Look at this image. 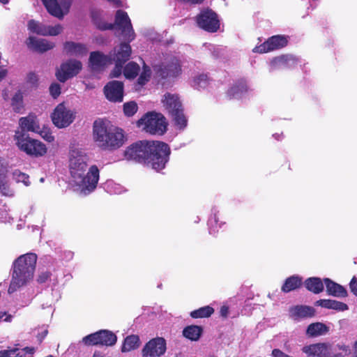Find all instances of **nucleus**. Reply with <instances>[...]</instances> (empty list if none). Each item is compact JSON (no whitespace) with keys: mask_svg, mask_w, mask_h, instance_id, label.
I'll use <instances>...</instances> for the list:
<instances>
[{"mask_svg":"<svg viewBox=\"0 0 357 357\" xmlns=\"http://www.w3.org/2000/svg\"><path fill=\"white\" fill-rule=\"evenodd\" d=\"M82 342L86 346H105L112 347L117 341L114 333L109 330H100L89 334L82 338Z\"/></svg>","mask_w":357,"mask_h":357,"instance_id":"obj_10","label":"nucleus"},{"mask_svg":"<svg viewBox=\"0 0 357 357\" xmlns=\"http://www.w3.org/2000/svg\"><path fill=\"white\" fill-rule=\"evenodd\" d=\"M43 138L49 142H52L54 140V137L51 133L46 134L43 136Z\"/></svg>","mask_w":357,"mask_h":357,"instance_id":"obj_60","label":"nucleus"},{"mask_svg":"<svg viewBox=\"0 0 357 357\" xmlns=\"http://www.w3.org/2000/svg\"><path fill=\"white\" fill-rule=\"evenodd\" d=\"M214 313V309L209 306H204L192 311L190 314L193 319H201L210 317Z\"/></svg>","mask_w":357,"mask_h":357,"instance_id":"obj_39","label":"nucleus"},{"mask_svg":"<svg viewBox=\"0 0 357 357\" xmlns=\"http://www.w3.org/2000/svg\"><path fill=\"white\" fill-rule=\"evenodd\" d=\"M162 102L168 114L172 118L174 124L181 129L187 126V119L183 113V107L178 95L166 93Z\"/></svg>","mask_w":357,"mask_h":357,"instance_id":"obj_5","label":"nucleus"},{"mask_svg":"<svg viewBox=\"0 0 357 357\" xmlns=\"http://www.w3.org/2000/svg\"><path fill=\"white\" fill-rule=\"evenodd\" d=\"M2 96L5 100H7L9 99V95L8 90H3L2 93Z\"/></svg>","mask_w":357,"mask_h":357,"instance_id":"obj_63","label":"nucleus"},{"mask_svg":"<svg viewBox=\"0 0 357 357\" xmlns=\"http://www.w3.org/2000/svg\"><path fill=\"white\" fill-rule=\"evenodd\" d=\"M114 27L116 26L121 31L122 34L126 40L128 42L135 39V33L133 30L131 21L128 13L123 10H118L115 15V21Z\"/></svg>","mask_w":357,"mask_h":357,"instance_id":"obj_12","label":"nucleus"},{"mask_svg":"<svg viewBox=\"0 0 357 357\" xmlns=\"http://www.w3.org/2000/svg\"><path fill=\"white\" fill-rule=\"evenodd\" d=\"M156 73L162 79L176 78L182 73L181 61L176 57L158 66Z\"/></svg>","mask_w":357,"mask_h":357,"instance_id":"obj_14","label":"nucleus"},{"mask_svg":"<svg viewBox=\"0 0 357 357\" xmlns=\"http://www.w3.org/2000/svg\"><path fill=\"white\" fill-rule=\"evenodd\" d=\"M63 50L67 54L82 56L87 54V48L85 45L67 41L63 44Z\"/></svg>","mask_w":357,"mask_h":357,"instance_id":"obj_26","label":"nucleus"},{"mask_svg":"<svg viewBox=\"0 0 357 357\" xmlns=\"http://www.w3.org/2000/svg\"><path fill=\"white\" fill-rule=\"evenodd\" d=\"M180 1L185 3L190 4H202L204 0H179Z\"/></svg>","mask_w":357,"mask_h":357,"instance_id":"obj_57","label":"nucleus"},{"mask_svg":"<svg viewBox=\"0 0 357 357\" xmlns=\"http://www.w3.org/2000/svg\"><path fill=\"white\" fill-rule=\"evenodd\" d=\"M46 26V25L40 24L33 20L28 22L29 30L38 35L47 36Z\"/></svg>","mask_w":357,"mask_h":357,"instance_id":"obj_42","label":"nucleus"},{"mask_svg":"<svg viewBox=\"0 0 357 357\" xmlns=\"http://www.w3.org/2000/svg\"><path fill=\"white\" fill-rule=\"evenodd\" d=\"M220 315H221L222 317H224V318L227 317L228 314H229V307H228V306H227V305H222V306L220 307Z\"/></svg>","mask_w":357,"mask_h":357,"instance_id":"obj_56","label":"nucleus"},{"mask_svg":"<svg viewBox=\"0 0 357 357\" xmlns=\"http://www.w3.org/2000/svg\"><path fill=\"white\" fill-rule=\"evenodd\" d=\"M15 137L19 149L27 155L37 158L47 153L46 146L43 143L31 138L26 133L17 132Z\"/></svg>","mask_w":357,"mask_h":357,"instance_id":"obj_7","label":"nucleus"},{"mask_svg":"<svg viewBox=\"0 0 357 357\" xmlns=\"http://www.w3.org/2000/svg\"><path fill=\"white\" fill-rule=\"evenodd\" d=\"M51 118L55 126L63 128L68 127L73 122L75 113L68 109L63 103H60L54 109Z\"/></svg>","mask_w":357,"mask_h":357,"instance_id":"obj_11","label":"nucleus"},{"mask_svg":"<svg viewBox=\"0 0 357 357\" xmlns=\"http://www.w3.org/2000/svg\"><path fill=\"white\" fill-rule=\"evenodd\" d=\"M302 278L298 275H292L287 278L281 287V291L284 293H289L296 290L302 286Z\"/></svg>","mask_w":357,"mask_h":357,"instance_id":"obj_30","label":"nucleus"},{"mask_svg":"<svg viewBox=\"0 0 357 357\" xmlns=\"http://www.w3.org/2000/svg\"><path fill=\"white\" fill-rule=\"evenodd\" d=\"M150 140H139L131 144L124 151L127 160L146 165Z\"/></svg>","mask_w":357,"mask_h":357,"instance_id":"obj_9","label":"nucleus"},{"mask_svg":"<svg viewBox=\"0 0 357 357\" xmlns=\"http://www.w3.org/2000/svg\"><path fill=\"white\" fill-rule=\"evenodd\" d=\"M353 357H357V340L355 342L354 345Z\"/></svg>","mask_w":357,"mask_h":357,"instance_id":"obj_64","label":"nucleus"},{"mask_svg":"<svg viewBox=\"0 0 357 357\" xmlns=\"http://www.w3.org/2000/svg\"><path fill=\"white\" fill-rule=\"evenodd\" d=\"M274 62L279 67L291 68L298 64V59L293 55L283 54L275 58Z\"/></svg>","mask_w":357,"mask_h":357,"instance_id":"obj_34","label":"nucleus"},{"mask_svg":"<svg viewBox=\"0 0 357 357\" xmlns=\"http://www.w3.org/2000/svg\"><path fill=\"white\" fill-rule=\"evenodd\" d=\"M330 357H344L351 353L349 345L337 344L331 349L329 348Z\"/></svg>","mask_w":357,"mask_h":357,"instance_id":"obj_38","label":"nucleus"},{"mask_svg":"<svg viewBox=\"0 0 357 357\" xmlns=\"http://www.w3.org/2000/svg\"><path fill=\"white\" fill-rule=\"evenodd\" d=\"M202 333V326L197 325L187 326L183 330V335L191 341L199 340Z\"/></svg>","mask_w":357,"mask_h":357,"instance_id":"obj_32","label":"nucleus"},{"mask_svg":"<svg viewBox=\"0 0 357 357\" xmlns=\"http://www.w3.org/2000/svg\"><path fill=\"white\" fill-rule=\"evenodd\" d=\"M324 282L328 295L343 298L347 296V291L343 286L335 282L329 278H324Z\"/></svg>","mask_w":357,"mask_h":357,"instance_id":"obj_24","label":"nucleus"},{"mask_svg":"<svg viewBox=\"0 0 357 357\" xmlns=\"http://www.w3.org/2000/svg\"><path fill=\"white\" fill-rule=\"evenodd\" d=\"M20 126L22 131L38 132L40 129L36 117L33 115L20 118Z\"/></svg>","mask_w":357,"mask_h":357,"instance_id":"obj_31","label":"nucleus"},{"mask_svg":"<svg viewBox=\"0 0 357 357\" xmlns=\"http://www.w3.org/2000/svg\"><path fill=\"white\" fill-rule=\"evenodd\" d=\"M7 74L8 70L2 67H0V82L6 77Z\"/></svg>","mask_w":357,"mask_h":357,"instance_id":"obj_59","label":"nucleus"},{"mask_svg":"<svg viewBox=\"0 0 357 357\" xmlns=\"http://www.w3.org/2000/svg\"><path fill=\"white\" fill-rule=\"evenodd\" d=\"M139 70V66L137 63L130 61L124 67L123 75L127 79H134L138 75Z\"/></svg>","mask_w":357,"mask_h":357,"instance_id":"obj_41","label":"nucleus"},{"mask_svg":"<svg viewBox=\"0 0 357 357\" xmlns=\"http://www.w3.org/2000/svg\"><path fill=\"white\" fill-rule=\"evenodd\" d=\"M329 327L322 322H314L308 325L305 335L309 338L317 337L327 334Z\"/></svg>","mask_w":357,"mask_h":357,"instance_id":"obj_25","label":"nucleus"},{"mask_svg":"<svg viewBox=\"0 0 357 357\" xmlns=\"http://www.w3.org/2000/svg\"><path fill=\"white\" fill-rule=\"evenodd\" d=\"M107 61L108 57L98 51L92 52L90 54L89 63L93 68L103 67Z\"/></svg>","mask_w":357,"mask_h":357,"instance_id":"obj_36","label":"nucleus"},{"mask_svg":"<svg viewBox=\"0 0 357 357\" xmlns=\"http://www.w3.org/2000/svg\"><path fill=\"white\" fill-rule=\"evenodd\" d=\"M93 139L103 151H114L121 147L126 140L122 128L109 126L102 119L93 123Z\"/></svg>","mask_w":357,"mask_h":357,"instance_id":"obj_2","label":"nucleus"},{"mask_svg":"<svg viewBox=\"0 0 357 357\" xmlns=\"http://www.w3.org/2000/svg\"><path fill=\"white\" fill-rule=\"evenodd\" d=\"M166 341L163 337H155L150 340L143 347V357H159L166 351Z\"/></svg>","mask_w":357,"mask_h":357,"instance_id":"obj_15","label":"nucleus"},{"mask_svg":"<svg viewBox=\"0 0 357 357\" xmlns=\"http://www.w3.org/2000/svg\"><path fill=\"white\" fill-rule=\"evenodd\" d=\"M8 167V162L4 158L0 157V192L3 195L10 197L13 195V192L7 181Z\"/></svg>","mask_w":357,"mask_h":357,"instance_id":"obj_22","label":"nucleus"},{"mask_svg":"<svg viewBox=\"0 0 357 357\" xmlns=\"http://www.w3.org/2000/svg\"><path fill=\"white\" fill-rule=\"evenodd\" d=\"M123 66V65H122V64L115 63V67L111 71L109 77L112 78L119 77L122 73Z\"/></svg>","mask_w":357,"mask_h":357,"instance_id":"obj_52","label":"nucleus"},{"mask_svg":"<svg viewBox=\"0 0 357 357\" xmlns=\"http://www.w3.org/2000/svg\"><path fill=\"white\" fill-rule=\"evenodd\" d=\"M141 344L139 337L137 335H128L121 346L122 352H128L139 347Z\"/></svg>","mask_w":357,"mask_h":357,"instance_id":"obj_35","label":"nucleus"},{"mask_svg":"<svg viewBox=\"0 0 357 357\" xmlns=\"http://www.w3.org/2000/svg\"><path fill=\"white\" fill-rule=\"evenodd\" d=\"M210 79L206 74H200L194 79V84L197 88H206L209 84Z\"/></svg>","mask_w":357,"mask_h":357,"instance_id":"obj_44","label":"nucleus"},{"mask_svg":"<svg viewBox=\"0 0 357 357\" xmlns=\"http://www.w3.org/2000/svg\"><path fill=\"white\" fill-rule=\"evenodd\" d=\"M48 333V331L47 329L44 330L40 333H38L37 335L38 340L40 342H42V341L44 340V338L47 336Z\"/></svg>","mask_w":357,"mask_h":357,"instance_id":"obj_58","label":"nucleus"},{"mask_svg":"<svg viewBox=\"0 0 357 357\" xmlns=\"http://www.w3.org/2000/svg\"><path fill=\"white\" fill-rule=\"evenodd\" d=\"M26 45L29 48L40 53L45 52L54 48V43L47 41L45 39H36L33 36H29L26 40Z\"/></svg>","mask_w":357,"mask_h":357,"instance_id":"obj_23","label":"nucleus"},{"mask_svg":"<svg viewBox=\"0 0 357 357\" xmlns=\"http://www.w3.org/2000/svg\"><path fill=\"white\" fill-rule=\"evenodd\" d=\"M151 75L146 73V72H142L137 79V83L140 86L145 85L150 79Z\"/></svg>","mask_w":357,"mask_h":357,"instance_id":"obj_53","label":"nucleus"},{"mask_svg":"<svg viewBox=\"0 0 357 357\" xmlns=\"http://www.w3.org/2000/svg\"><path fill=\"white\" fill-rule=\"evenodd\" d=\"M123 83L121 81L113 80L109 82L104 86V93L106 98L110 102H121L123 99Z\"/></svg>","mask_w":357,"mask_h":357,"instance_id":"obj_17","label":"nucleus"},{"mask_svg":"<svg viewBox=\"0 0 357 357\" xmlns=\"http://www.w3.org/2000/svg\"><path fill=\"white\" fill-rule=\"evenodd\" d=\"M138 127L151 135H162L167 131V123L165 116L155 112H149L145 114L137 121Z\"/></svg>","mask_w":357,"mask_h":357,"instance_id":"obj_6","label":"nucleus"},{"mask_svg":"<svg viewBox=\"0 0 357 357\" xmlns=\"http://www.w3.org/2000/svg\"><path fill=\"white\" fill-rule=\"evenodd\" d=\"M26 82L32 86L36 87L38 86V77L34 72H30L27 74Z\"/></svg>","mask_w":357,"mask_h":357,"instance_id":"obj_49","label":"nucleus"},{"mask_svg":"<svg viewBox=\"0 0 357 357\" xmlns=\"http://www.w3.org/2000/svg\"><path fill=\"white\" fill-rule=\"evenodd\" d=\"M213 223L221 227L222 225L225 224V222L220 220L218 213H214L213 218L209 219L208 225H211L209 227V233L212 235H215L218 232V230L213 228Z\"/></svg>","mask_w":357,"mask_h":357,"instance_id":"obj_46","label":"nucleus"},{"mask_svg":"<svg viewBox=\"0 0 357 357\" xmlns=\"http://www.w3.org/2000/svg\"><path fill=\"white\" fill-rule=\"evenodd\" d=\"M349 288L351 291L357 296V278L354 276L350 282H349Z\"/></svg>","mask_w":357,"mask_h":357,"instance_id":"obj_54","label":"nucleus"},{"mask_svg":"<svg viewBox=\"0 0 357 357\" xmlns=\"http://www.w3.org/2000/svg\"><path fill=\"white\" fill-rule=\"evenodd\" d=\"M82 64L79 61L69 59L63 63L56 72V77L61 82H65L70 78L76 76L82 70Z\"/></svg>","mask_w":357,"mask_h":357,"instance_id":"obj_13","label":"nucleus"},{"mask_svg":"<svg viewBox=\"0 0 357 357\" xmlns=\"http://www.w3.org/2000/svg\"><path fill=\"white\" fill-rule=\"evenodd\" d=\"M123 113L126 116H133L138 110V105L135 101L125 102L123 105Z\"/></svg>","mask_w":357,"mask_h":357,"instance_id":"obj_43","label":"nucleus"},{"mask_svg":"<svg viewBox=\"0 0 357 357\" xmlns=\"http://www.w3.org/2000/svg\"><path fill=\"white\" fill-rule=\"evenodd\" d=\"M288 44L287 37L283 35H275L268 38L264 43L261 44L257 52L266 53L286 47Z\"/></svg>","mask_w":357,"mask_h":357,"instance_id":"obj_18","label":"nucleus"},{"mask_svg":"<svg viewBox=\"0 0 357 357\" xmlns=\"http://www.w3.org/2000/svg\"><path fill=\"white\" fill-rule=\"evenodd\" d=\"M271 355L273 357H293L291 356L279 349H274L272 351Z\"/></svg>","mask_w":357,"mask_h":357,"instance_id":"obj_55","label":"nucleus"},{"mask_svg":"<svg viewBox=\"0 0 357 357\" xmlns=\"http://www.w3.org/2000/svg\"><path fill=\"white\" fill-rule=\"evenodd\" d=\"M13 177L17 182H22L26 185L29 183V177L26 174L21 172L20 170H15L13 173Z\"/></svg>","mask_w":357,"mask_h":357,"instance_id":"obj_47","label":"nucleus"},{"mask_svg":"<svg viewBox=\"0 0 357 357\" xmlns=\"http://www.w3.org/2000/svg\"><path fill=\"white\" fill-rule=\"evenodd\" d=\"M91 18L93 23L96 25V26L100 30H112L114 29V24L112 23H107L104 22L98 12L94 11L91 13Z\"/></svg>","mask_w":357,"mask_h":357,"instance_id":"obj_40","label":"nucleus"},{"mask_svg":"<svg viewBox=\"0 0 357 357\" xmlns=\"http://www.w3.org/2000/svg\"><path fill=\"white\" fill-rule=\"evenodd\" d=\"M329 347V344L319 342L303 347L302 351L307 357H330Z\"/></svg>","mask_w":357,"mask_h":357,"instance_id":"obj_20","label":"nucleus"},{"mask_svg":"<svg viewBox=\"0 0 357 357\" xmlns=\"http://www.w3.org/2000/svg\"><path fill=\"white\" fill-rule=\"evenodd\" d=\"M314 304L317 306L337 311L342 312L348 310V305L346 303L331 299H319Z\"/></svg>","mask_w":357,"mask_h":357,"instance_id":"obj_29","label":"nucleus"},{"mask_svg":"<svg viewBox=\"0 0 357 357\" xmlns=\"http://www.w3.org/2000/svg\"><path fill=\"white\" fill-rule=\"evenodd\" d=\"M89 157L79 149H71L69 151L68 167L71 177L84 192L93 191L99 181V169L96 165L88 168Z\"/></svg>","mask_w":357,"mask_h":357,"instance_id":"obj_1","label":"nucleus"},{"mask_svg":"<svg viewBox=\"0 0 357 357\" xmlns=\"http://www.w3.org/2000/svg\"><path fill=\"white\" fill-rule=\"evenodd\" d=\"M248 86L245 79H239L227 90L226 94L229 99L238 98L248 91Z\"/></svg>","mask_w":357,"mask_h":357,"instance_id":"obj_27","label":"nucleus"},{"mask_svg":"<svg viewBox=\"0 0 357 357\" xmlns=\"http://www.w3.org/2000/svg\"><path fill=\"white\" fill-rule=\"evenodd\" d=\"M36 261L37 255L34 253L22 255L14 261L8 294L14 293L32 280Z\"/></svg>","mask_w":357,"mask_h":357,"instance_id":"obj_3","label":"nucleus"},{"mask_svg":"<svg viewBox=\"0 0 357 357\" xmlns=\"http://www.w3.org/2000/svg\"><path fill=\"white\" fill-rule=\"evenodd\" d=\"M62 31L63 26L61 24L46 26L47 36H55L60 34L62 32Z\"/></svg>","mask_w":357,"mask_h":357,"instance_id":"obj_48","label":"nucleus"},{"mask_svg":"<svg viewBox=\"0 0 357 357\" xmlns=\"http://www.w3.org/2000/svg\"><path fill=\"white\" fill-rule=\"evenodd\" d=\"M305 288L314 294H320L324 291V287L319 278L312 277L306 279L304 282Z\"/></svg>","mask_w":357,"mask_h":357,"instance_id":"obj_33","label":"nucleus"},{"mask_svg":"<svg viewBox=\"0 0 357 357\" xmlns=\"http://www.w3.org/2000/svg\"><path fill=\"white\" fill-rule=\"evenodd\" d=\"M52 273L49 271H42L37 278V282L40 284L46 282L51 277Z\"/></svg>","mask_w":357,"mask_h":357,"instance_id":"obj_51","label":"nucleus"},{"mask_svg":"<svg viewBox=\"0 0 357 357\" xmlns=\"http://www.w3.org/2000/svg\"><path fill=\"white\" fill-rule=\"evenodd\" d=\"M289 317L294 321L312 318L315 316V309L309 305H296L289 307Z\"/></svg>","mask_w":357,"mask_h":357,"instance_id":"obj_19","label":"nucleus"},{"mask_svg":"<svg viewBox=\"0 0 357 357\" xmlns=\"http://www.w3.org/2000/svg\"><path fill=\"white\" fill-rule=\"evenodd\" d=\"M10 105L15 113H22L24 110V97L21 90H18L11 98Z\"/></svg>","mask_w":357,"mask_h":357,"instance_id":"obj_37","label":"nucleus"},{"mask_svg":"<svg viewBox=\"0 0 357 357\" xmlns=\"http://www.w3.org/2000/svg\"><path fill=\"white\" fill-rule=\"evenodd\" d=\"M142 72H146V73L151 75V68L148 66H146L145 63H144V66L142 68Z\"/></svg>","mask_w":357,"mask_h":357,"instance_id":"obj_62","label":"nucleus"},{"mask_svg":"<svg viewBox=\"0 0 357 357\" xmlns=\"http://www.w3.org/2000/svg\"><path fill=\"white\" fill-rule=\"evenodd\" d=\"M49 89L50 95L54 98H56L61 94V86L58 83H52Z\"/></svg>","mask_w":357,"mask_h":357,"instance_id":"obj_50","label":"nucleus"},{"mask_svg":"<svg viewBox=\"0 0 357 357\" xmlns=\"http://www.w3.org/2000/svg\"><path fill=\"white\" fill-rule=\"evenodd\" d=\"M314 304L317 306L337 311L342 312L348 310V305L346 303L331 299H319Z\"/></svg>","mask_w":357,"mask_h":357,"instance_id":"obj_28","label":"nucleus"},{"mask_svg":"<svg viewBox=\"0 0 357 357\" xmlns=\"http://www.w3.org/2000/svg\"><path fill=\"white\" fill-rule=\"evenodd\" d=\"M42 1L47 12L60 20L69 12L72 3L71 0H62L60 3L57 0H42Z\"/></svg>","mask_w":357,"mask_h":357,"instance_id":"obj_16","label":"nucleus"},{"mask_svg":"<svg viewBox=\"0 0 357 357\" xmlns=\"http://www.w3.org/2000/svg\"><path fill=\"white\" fill-rule=\"evenodd\" d=\"M21 351H24V354L25 356L26 353L33 354L34 352V349L31 348V347H26L24 349H22Z\"/></svg>","mask_w":357,"mask_h":357,"instance_id":"obj_61","label":"nucleus"},{"mask_svg":"<svg viewBox=\"0 0 357 357\" xmlns=\"http://www.w3.org/2000/svg\"><path fill=\"white\" fill-rule=\"evenodd\" d=\"M195 20L199 29L208 33H216L220 28L218 15L210 8L202 9L195 16Z\"/></svg>","mask_w":357,"mask_h":357,"instance_id":"obj_8","label":"nucleus"},{"mask_svg":"<svg viewBox=\"0 0 357 357\" xmlns=\"http://www.w3.org/2000/svg\"><path fill=\"white\" fill-rule=\"evenodd\" d=\"M170 153L171 150L167 143L150 140L146 165L156 171H160L165 167Z\"/></svg>","mask_w":357,"mask_h":357,"instance_id":"obj_4","label":"nucleus"},{"mask_svg":"<svg viewBox=\"0 0 357 357\" xmlns=\"http://www.w3.org/2000/svg\"><path fill=\"white\" fill-rule=\"evenodd\" d=\"M0 357H24L23 351L17 348L0 351Z\"/></svg>","mask_w":357,"mask_h":357,"instance_id":"obj_45","label":"nucleus"},{"mask_svg":"<svg viewBox=\"0 0 357 357\" xmlns=\"http://www.w3.org/2000/svg\"><path fill=\"white\" fill-rule=\"evenodd\" d=\"M131 52L130 45L126 43H121L119 47L114 49L112 60L114 63L124 65L129 60Z\"/></svg>","mask_w":357,"mask_h":357,"instance_id":"obj_21","label":"nucleus"}]
</instances>
